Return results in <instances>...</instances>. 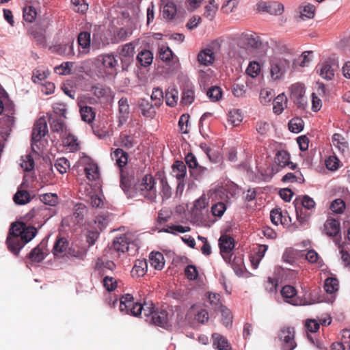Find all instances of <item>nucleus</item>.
<instances>
[{
  "label": "nucleus",
  "mask_w": 350,
  "mask_h": 350,
  "mask_svg": "<svg viewBox=\"0 0 350 350\" xmlns=\"http://www.w3.org/2000/svg\"><path fill=\"white\" fill-rule=\"evenodd\" d=\"M37 232L34 226H26L23 222L12 223L6 239L9 251L18 256L21 250L36 237Z\"/></svg>",
  "instance_id": "nucleus-1"
},
{
  "label": "nucleus",
  "mask_w": 350,
  "mask_h": 350,
  "mask_svg": "<svg viewBox=\"0 0 350 350\" xmlns=\"http://www.w3.org/2000/svg\"><path fill=\"white\" fill-rule=\"evenodd\" d=\"M280 54L273 55L270 61L271 77L274 80H278L283 77L289 70L291 62L293 59V54L285 46L280 49Z\"/></svg>",
  "instance_id": "nucleus-2"
},
{
  "label": "nucleus",
  "mask_w": 350,
  "mask_h": 350,
  "mask_svg": "<svg viewBox=\"0 0 350 350\" xmlns=\"http://www.w3.org/2000/svg\"><path fill=\"white\" fill-rule=\"evenodd\" d=\"M220 254L228 264L231 265L232 267L236 270L237 265L243 262L241 258H239L237 262V258L234 257L232 260V251L235 247V241L233 237L228 234H221L218 240Z\"/></svg>",
  "instance_id": "nucleus-3"
},
{
  "label": "nucleus",
  "mask_w": 350,
  "mask_h": 350,
  "mask_svg": "<svg viewBox=\"0 0 350 350\" xmlns=\"http://www.w3.org/2000/svg\"><path fill=\"white\" fill-rule=\"evenodd\" d=\"M155 181L150 174L145 175L135 186L136 192L147 200L153 202L157 198Z\"/></svg>",
  "instance_id": "nucleus-4"
},
{
  "label": "nucleus",
  "mask_w": 350,
  "mask_h": 350,
  "mask_svg": "<svg viewBox=\"0 0 350 350\" xmlns=\"http://www.w3.org/2000/svg\"><path fill=\"white\" fill-rule=\"evenodd\" d=\"M51 24V21L49 18H44L40 21L38 25L29 28L28 33L34 38L37 44L44 45L45 36L44 32L48 29Z\"/></svg>",
  "instance_id": "nucleus-5"
},
{
  "label": "nucleus",
  "mask_w": 350,
  "mask_h": 350,
  "mask_svg": "<svg viewBox=\"0 0 350 350\" xmlns=\"http://www.w3.org/2000/svg\"><path fill=\"white\" fill-rule=\"evenodd\" d=\"M278 338L282 342V350H293L297 346L293 327H282L279 332Z\"/></svg>",
  "instance_id": "nucleus-6"
},
{
  "label": "nucleus",
  "mask_w": 350,
  "mask_h": 350,
  "mask_svg": "<svg viewBox=\"0 0 350 350\" xmlns=\"http://www.w3.org/2000/svg\"><path fill=\"white\" fill-rule=\"evenodd\" d=\"M27 217L33 219V222L38 224V227L40 228L51 217V215L46 208L41 206L32 208Z\"/></svg>",
  "instance_id": "nucleus-7"
},
{
  "label": "nucleus",
  "mask_w": 350,
  "mask_h": 350,
  "mask_svg": "<svg viewBox=\"0 0 350 350\" xmlns=\"http://www.w3.org/2000/svg\"><path fill=\"white\" fill-rule=\"evenodd\" d=\"M47 245V239H43L29 254L28 257L30 260L35 262H40L42 261L48 254Z\"/></svg>",
  "instance_id": "nucleus-8"
},
{
  "label": "nucleus",
  "mask_w": 350,
  "mask_h": 350,
  "mask_svg": "<svg viewBox=\"0 0 350 350\" xmlns=\"http://www.w3.org/2000/svg\"><path fill=\"white\" fill-rule=\"evenodd\" d=\"M258 10L271 15H281L284 12V7L278 1L261 2L258 5Z\"/></svg>",
  "instance_id": "nucleus-9"
},
{
  "label": "nucleus",
  "mask_w": 350,
  "mask_h": 350,
  "mask_svg": "<svg viewBox=\"0 0 350 350\" xmlns=\"http://www.w3.org/2000/svg\"><path fill=\"white\" fill-rule=\"evenodd\" d=\"M48 133L47 122L45 117L40 118L34 124L31 139L34 142H39Z\"/></svg>",
  "instance_id": "nucleus-10"
},
{
  "label": "nucleus",
  "mask_w": 350,
  "mask_h": 350,
  "mask_svg": "<svg viewBox=\"0 0 350 350\" xmlns=\"http://www.w3.org/2000/svg\"><path fill=\"white\" fill-rule=\"evenodd\" d=\"M170 319L169 313L165 310H161L155 311L152 316L149 319H146V321L151 324L165 328L169 325Z\"/></svg>",
  "instance_id": "nucleus-11"
},
{
  "label": "nucleus",
  "mask_w": 350,
  "mask_h": 350,
  "mask_svg": "<svg viewBox=\"0 0 350 350\" xmlns=\"http://www.w3.org/2000/svg\"><path fill=\"white\" fill-rule=\"evenodd\" d=\"M239 43L247 47L258 49L261 45V40L255 33L244 32L240 35Z\"/></svg>",
  "instance_id": "nucleus-12"
},
{
  "label": "nucleus",
  "mask_w": 350,
  "mask_h": 350,
  "mask_svg": "<svg viewBox=\"0 0 350 350\" xmlns=\"http://www.w3.org/2000/svg\"><path fill=\"white\" fill-rule=\"evenodd\" d=\"M304 87L302 84L297 83L291 85L290 98L298 107L304 106Z\"/></svg>",
  "instance_id": "nucleus-13"
},
{
  "label": "nucleus",
  "mask_w": 350,
  "mask_h": 350,
  "mask_svg": "<svg viewBox=\"0 0 350 350\" xmlns=\"http://www.w3.org/2000/svg\"><path fill=\"white\" fill-rule=\"evenodd\" d=\"M77 42L79 46V53L87 55L90 53L91 46L90 33L88 31H81L78 35Z\"/></svg>",
  "instance_id": "nucleus-14"
},
{
  "label": "nucleus",
  "mask_w": 350,
  "mask_h": 350,
  "mask_svg": "<svg viewBox=\"0 0 350 350\" xmlns=\"http://www.w3.org/2000/svg\"><path fill=\"white\" fill-rule=\"evenodd\" d=\"M290 154L284 150H278L274 157V166L273 170L277 172L280 168H284L289 164Z\"/></svg>",
  "instance_id": "nucleus-15"
},
{
  "label": "nucleus",
  "mask_w": 350,
  "mask_h": 350,
  "mask_svg": "<svg viewBox=\"0 0 350 350\" xmlns=\"http://www.w3.org/2000/svg\"><path fill=\"white\" fill-rule=\"evenodd\" d=\"M79 111L82 120L91 124L95 119L96 112L92 107L86 105L85 101L80 100L78 103Z\"/></svg>",
  "instance_id": "nucleus-16"
},
{
  "label": "nucleus",
  "mask_w": 350,
  "mask_h": 350,
  "mask_svg": "<svg viewBox=\"0 0 350 350\" xmlns=\"http://www.w3.org/2000/svg\"><path fill=\"white\" fill-rule=\"evenodd\" d=\"M325 233L329 237H336L340 231V222L332 217H328L324 224Z\"/></svg>",
  "instance_id": "nucleus-17"
},
{
  "label": "nucleus",
  "mask_w": 350,
  "mask_h": 350,
  "mask_svg": "<svg viewBox=\"0 0 350 350\" xmlns=\"http://www.w3.org/2000/svg\"><path fill=\"white\" fill-rule=\"evenodd\" d=\"M195 92L194 85L190 83H187L182 91L181 103L183 105H190L194 100Z\"/></svg>",
  "instance_id": "nucleus-18"
},
{
  "label": "nucleus",
  "mask_w": 350,
  "mask_h": 350,
  "mask_svg": "<svg viewBox=\"0 0 350 350\" xmlns=\"http://www.w3.org/2000/svg\"><path fill=\"white\" fill-rule=\"evenodd\" d=\"M130 242V238L126 234H121L113 240L112 247L116 251L124 253L128 251Z\"/></svg>",
  "instance_id": "nucleus-19"
},
{
  "label": "nucleus",
  "mask_w": 350,
  "mask_h": 350,
  "mask_svg": "<svg viewBox=\"0 0 350 350\" xmlns=\"http://www.w3.org/2000/svg\"><path fill=\"white\" fill-rule=\"evenodd\" d=\"M281 295L283 297L285 301L293 305L297 304V301L296 298L297 291L293 286H284L281 290Z\"/></svg>",
  "instance_id": "nucleus-20"
},
{
  "label": "nucleus",
  "mask_w": 350,
  "mask_h": 350,
  "mask_svg": "<svg viewBox=\"0 0 350 350\" xmlns=\"http://www.w3.org/2000/svg\"><path fill=\"white\" fill-rule=\"evenodd\" d=\"M118 52L122 62L133 59L135 54V46L133 42L122 45L118 49Z\"/></svg>",
  "instance_id": "nucleus-21"
},
{
  "label": "nucleus",
  "mask_w": 350,
  "mask_h": 350,
  "mask_svg": "<svg viewBox=\"0 0 350 350\" xmlns=\"http://www.w3.org/2000/svg\"><path fill=\"white\" fill-rule=\"evenodd\" d=\"M112 159L116 161V165L122 172V167L125 166L128 162V154L121 148H117L112 154Z\"/></svg>",
  "instance_id": "nucleus-22"
},
{
  "label": "nucleus",
  "mask_w": 350,
  "mask_h": 350,
  "mask_svg": "<svg viewBox=\"0 0 350 350\" xmlns=\"http://www.w3.org/2000/svg\"><path fill=\"white\" fill-rule=\"evenodd\" d=\"M40 178L44 184H50L55 179V173L51 164H48L44 167L40 172Z\"/></svg>",
  "instance_id": "nucleus-23"
},
{
  "label": "nucleus",
  "mask_w": 350,
  "mask_h": 350,
  "mask_svg": "<svg viewBox=\"0 0 350 350\" xmlns=\"http://www.w3.org/2000/svg\"><path fill=\"white\" fill-rule=\"evenodd\" d=\"M215 59L213 53L211 49H206L201 51L198 55V61L200 64L208 66L213 64Z\"/></svg>",
  "instance_id": "nucleus-24"
},
{
  "label": "nucleus",
  "mask_w": 350,
  "mask_h": 350,
  "mask_svg": "<svg viewBox=\"0 0 350 350\" xmlns=\"http://www.w3.org/2000/svg\"><path fill=\"white\" fill-rule=\"evenodd\" d=\"M149 262L155 269L161 270L165 265L163 255L161 252H151L149 256Z\"/></svg>",
  "instance_id": "nucleus-25"
},
{
  "label": "nucleus",
  "mask_w": 350,
  "mask_h": 350,
  "mask_svg": "<svg viewBox=\"0 0 350 350\" xmlns=\"http://www.w3.org/2000/svg\"><path fill=\"white\" fill-rule=\"evenodd\" d=\"M97 61L100 62L106 68L113 69L118 65V60L113 55L105 54L98 56Z\"/></svg>",
  "instance_id": "nucleus-26"
},
{
  "label": "nucleus",
  "mask_w": 350,
  "mask_h": 350,
  "mask_svg": "<svg viewBox=\"0 0 350 350\" xmlns=\"http://www.w3.org/2000/svg\"><path fill=\"white\" fill-rule=\"evenodd\" d=\"M172 168L176 179L183 180L187 174L186 165L181 161H175Z\"/></svg>",
  "instance_id": "nucleus-27"
},
{
  "label": "nucleus",
  "mask_w": 350,
  "mask_h": 350,
  "mask_svg": "<svg viewBox=\"0 0 350 350\" xmlns=\"http://www.w3.org/2000/svg\"><path fill=\"white\" fill-rule=\"evenodd\" d=\"M213 346L218 350H230V345L228 340L219 334H213Z\"/></svg>",
  "instance_id": "nucleus-28"
},
{
  "label": "nucleus",
  "mask_w": 350,
  "mask_h": 350,
  "mask_svg": "<svg viewBox=\"0 0 350 350\" xmlns=\"http://www.w3.org/2000/svg\"><path fill=\"white\" fill-rule=\"evenodd\" d=\"M68 247V242L66 238L59 237L57 239L53 248L55 256L62 255Z\"/></svg>",
  "instance_id": "nucleus-29"
},
{
  "label": "nucleus",
  "mask_w": 350,
  "mask_h": 350,
  "mask_svg": "<svg viewBox=\"0 0 350 350\" xmlns=\"http://www.w3.org/2000/svg\"><path fill=\"white\" fill-rule=\"evenodd\" d=\"M31 200V196L27 190L18 189L13 197V200L16 204L23 205L29 202Z\"/></svg>",
  "instance_id": "nucleus-30"
},
{
  "label": "nucleus",
  "mask_w": 350,
  "mask_h": 350,
  "mask_svg": "<svg viewBox=\"0 0 350 350\" xmlns=\"http://www.w3.org/2000/svg\"><path fill=\"white\" fill-rule=\"evenodd\" d=\"M137 60L142 66H148L152 62L153 54L149 50H142L138 53Z\"/></svg>",
  "instance_id": "nucleus-31"
},
{
  "label": "nucleus",
  "mask_w": 350,
  "mask_h": 350,
  "mask_svg": "<svg viewBox=\"0 0 350 350\" xmlns=\"http://www.w3.org/2000/svg\"><path fill=\"white\" fill-rule=\"evenodd\" d=\"M333 146L338 149L340 152L344 154L348 150V144L345 141V139L342 135L339 133H335L332 137Z\"/></svg>",
  "instance_id": "nucleus-32"
},
{
  "label": "nucleus",
  "mask_w": 350,
  "mask_h": 350,
  "mask_svg": "<svg viewBox=\"0 0 350 350\" xmlns=\"http://www.w3.org/2000/svg\"><path fill=\"white\" fill-rule=\"evenodd\" d=\"M319 75L325 79L330 80L334 75V70L332 66L327 62H323L318 66Z\"/></svg>",
  "instance_id": "nucleus-33"
},
{
  "label": "nucleus",
  "mask_w": 350,
  "mask_h": 350,
  "mask_svg": "<svg viewBox=\"0 0 350 350\" xmlns=\"http://www.w3.org/2000/svg\"><path fill=\"white\" fill-rule=\"evenodd\" d=\"M208 172L209 170L207 167L202 166L199 163L189 170L191 176L197 180L203 178L208 174Z\"/></svg>",
  "instance_id": "nucleus-34"
},
{
  "label": "nucleus",
  "mask_w": 350,
  "mask_h": 350,
  "mask_svg": "<svg viewBox=\"0 0 350 350\" xmlns=\"http://www.w3.org/2000/svg\"><path fill=\"white\" fill-rule=\"evenodd\" d=\"M147 262L145 260H137L132 269V275L142 277L145 275L147 271Z\"/></svg>",
  "instance_id": "nucleus-35"
},
{
  "label": "nucleus",
  "mask_w": 350,
  "mask_h": 350,
  "mask_svg": "<svg viewBox=\"0 0 350 350\" xmlns=\"http://www.w3.org/2000/svg\"><path fill=\"white\" fill-rule=\"evenodd\" d=\"M176 14V6L172 1H167L162 8V15L164 18L172 20Z\"/></svg>",
  "instance_id": "nucleus-36"
},
{
  "label": "nucleus",
  "mask_w": 350,
  "mask_h": 350,
  "mask_svg": "<svg viewBox=\"0 0 350 350\" xmlns=\"http://www.w3.org/2000/svg\"><path fill=\"white\" fill-rule=\"evenodd\" d=\"M49 123L51 131L53 132L62 133L66 129V126L64 120L61 118H54L52 116H51L49 117Z\"/></svg>",
  "instance_id": "nucleus-37"
},
{
  "label": "nucleus",
  "mask_w": 350,
  "mask_h": 350,
  "mask_svg": "<svg viewBox=\"0 0 350 350\" xmlns=\"http://www.w3.org/2000/svg\"><path fill=\"white\" fill-rule=\"evenodd\" d=\"M165 98L167 105L175 106L178 99V90L173 88H169L165 92Z\"/></svg>",
  "instance_id": "nucleus-38"
},
{
  "label": "nucleus",
  "mask_w": 350,
  "mask_h": 350,
  "mask_svg": "<svg viewBox=\"0 0 350 350\" xmlns=\"http://www.w3.org/2000/svg\"><path fill=\"white\" fill-rule=\"evenodd\" d=\"M286 97L284 94H279L273 100V112L276 114H280L286 105Z\"/></svg>",
  "instance_id": "nucleus-39"
},
{
  "label": "nucleus",
  "mask_w": 350,
  "mask_h": 350,
  "mask_svg": "<svg viewBox=\"0 0 350 350\" xmlns=\"http://www.w3.org/2000/svg\"><path fill=\"white\" fill-rule=\"evenodd\" d=\"M228 122L234 126H237L240 124L243 121L242 112L239 109H233L228 113Z\"/></svg>",
  "instance_id": "nucleus-40"
},
{
  "label": "nucleus",
  "mask_w": 350,
  "mask_h": 350,
  "mask_svg": "<svg viewBox=\"0 0 350 350\" xmlns=\"http://www.w3.org/2000/svg\"><path fill=\"white\" fill-rule=\"evenodd\" d=\"M39 198L46 205L55 206L58 204L59 198L56 193H47L40 194Z\"/></svg>",
  "instance_id": "nucleus-41"
},
{
  "label": "nucleus",
  "mask_w": 350,
  "mask_h": 350,
  "mask_svg": "<svg viewBox=\"0 0 350 350\" xmlns=\"http://www.w3.org/2000/svg\"><path fill=\"white\" fill-rule=\"evenodd\" d=\"M206 95L211 101L217 102L221 99L223 91L220 87L214 85L207 90Z\"/></svg>",
  "instance_id": "nucleus-42"
},
{
  "label": "nucleus",
  "mask_w": 350,
  "mask_h": 350,
  "mask_svg": "<svg viewBox=\"0 0 350 350\" xmlns=\"http://www.w3.org/2000/svg\"><path fill=\"white\" fill-rule=\"evenodd\" d=\"M288 126L291 132L298 133L304 129V121L301 118L295 117L289 121Z\"/></svg>",
  "instance_id": "nucleus-43"
},
{
  "label": "nucleus",
  "mask_w": 350,
  "mask_h": 350,
  "mask_svg": "<svg viewBox=\"0 0 350 350\" xmlns=\"http://www.w3.org/2000/svg\"><path fill=\"white\" fill-rule=\"evenodd\" d=\"M191 228L189 226H183L180 225H171L167 226V228H163L159 232H164L173 234H177V232L184 233L190 231Z\"/></svg>",
  "instance_id": "nucleus-44"
},
{
  "label": "nucleus",
  "mask_w": 350,
  "mask_h": 350,
  "mask_svg": "<svg viewBox=\"0 0 350 350\" xmlns=\"http://www.w3.org/2000/svg\"><path fill=\"white\" fill-rule=\"evenodd\" d=\"M64 143L70 152H76L79 149L77 138L70 133L65 137Z\"/></svg>",
  "instance_id": "nucleus-45"
},
{
  "label": "nucleus",
  "mask_w": 350,
  "mask_h": 350,
  "mask_svg": "<svg viewBox=\"0 0 350 350\" xmlns=\"http://www.w3.org/2000/svg\"><path fill=\"white\" fill-rule=\"evenodd\" d=\"M153 106L154 104H152L148 99L142 98L139 102V107L144 116H151Z\"/></svg>",
  "instance_id": "nucleus-46"
},
{
  "label": "nucleus",
  "mask_w": 350,
  "mask_h": 350,
  "mask_svg": "<svg viewBox=\"0 0 350 350\" xmlns=\"http://www.w3.org/2000/svg\"><path fill=\"white\" fill-rule=\"evenodd\" d=\"M325 291L329 294H332L338 289V280L336 278H328L324 283Z\"/></svg>",
  "instance_id": "nucleus-47"
},
{
  "label": "nucleus",
  "mask_w": 350,
  "mask_h": 350,
  "mask_svg": "<svg viewBox=\"0 0 350 350\" xmlns=\"http://www.w3.org/2000/svg\"><path fill=\"white\" fill-rule=\"evenodd\" d=\"M85 173L89 180H96L98 176V166L93 163L88 164L85 167Z\"/></svg>",
  "instance_id": "nucleus-48"
},
{
  "label": "nucleus",
  "mask_w": 350,
  "mask_h": 350,
  "mask_svg": "<svg viewBox=\"0 0 350 350\" xmlns=\"http://www.w3.org/2000/svg\"><path fill=\"white\" fill-rule=\"evenodd\" d=\"M36 16L37 12L33 6L29 5L23 8V18L25 21L32 23L35 21Z\"/></svg>",
  "instance_id": "nucleus-49"
},
{
  "label": "nucleus",
  "mask_w": 350,
  "mask_h": 350,
  "mask_svg": "<svg viewBox=\"0 0 350 350\" xmlns=\"http://www.w3.org/2000/svg\"><path fill=\"white\" fill-rule=\"evenodd\" d=\"M55 167L60 174H64L70 167V162L64 157L59 158L55 163Z\"/></svg>",
  "instance_id": "nucleus-50"
},
{
  "label": "nucleus",
  "mask_w": 350,
  "mask_h": 350,
  "mask_svg": "<svg viewBox=\"0 0 350 350\" xmlns=\"http://www.w3.org/2000/svg\"><path fill=\"white\" fill-rule=\"evenodd\" d=\"M300 18L301 19L312 18L314 16L315 8L312 4H308L303 8H300Z\"/></svg>",
  "instance_id": "nucleus-51"
},
{
  "label": "nucleus",
  "mask_w": 350,
  "mask_h": 350,
  "mask_svg": "<svg viewBox=\"0 0 350 350\" xmlns=\"http://www.w3.org/2000/svg\"><path fill=\"white\" fill-rule=\"evenodd\" d=\"M304 179L303 175L301 173V172H299V171L296 172L295 174L291 173V172L287 173L282 178V180L283 182H291V183L301 182V181H304Z\"/></svg>",
  "instance_id": "nucleus-52"
},
{
  "label": "nucleus",
  "mask_w": 350,
  "mask_h": 350,
  "mask_svg": "<svg viewBox=\"0 0 350 350\" xmlns=\"http://www.w3.org/2000/svg\"><path fill=\"white\" fill-rule=\"evenodd\" d=\"M161 190V194L163 199H168L172 196V189L169 185L166 178L163 177L160 180Z\"/></svg>",
  "instance_id": "nucleus-53"
},
{
  "label": "nucleus",
  "mask_w": 350,
  "mask_h": 350,
  "mask_svg": "<svg viewBox=\"0 0 350 350\" xmlns=\"http://www.w3.org/2000/svg\"><path fill=\"white\" fill-rule=\"evenodd\" d=\"M133 297L131 294H125L122 296L118 301L117 299L114 300L113 304L115 306L117 304H119V308L120 311H123L124 309H126V304H130L133 300Z\"/></svg>",
  "instance_id": "nucleus-54"
},
{
  "label": "nucleus",
  "mask_w": 350,
  "mask_h": 350,
  "mask_svg": "<svg viewBox=\"0 0 350 350\" xmlns=\"http://www.w3.org/2000/svg\"><path fill=\"white\" fill-rule=\"evenodd\" d=\"M163 98V92L159 88H154L150 97L152 101L154 102V106H160Z\"/></svg>",
  "instance_id": "nucleus-55"
},
{
  "label": "nucleus",
  "mask_w": 350,
  "mask_h": 350,
  "mask_svg": "<svg viewBox=\"0 0 350 350\" xmlns=\"http://www.w3.org/2000/svg\"><path fill=\"white\" fill-rule=\"evenodd\" d=\"M8 113L5 114L2 118V121L4 122L6 126L10 127L14 124V107L12 104L9 105V108L7 111Z\"/></svg>",
  "instance_id": "nucleus-56"
},
{
  "label": "nucleus",
  "mask_w": 350,
  "mask_h": 350,
  "mask_svg": "<svg viewBox=\"0 0 350 350\" xmlns=\"http://www.w3.org/2000/svg\"><path fill=\"white\" fill-rule=\"evenodd\" d=\"M49 75V72L48 70L45 71L40 69H35L33 71L31 79L33 82L40 83L46 79Z\"/></svg>",
  "instance_id": "nucleus-57"
},
{
  "label": "nucleus",
  "mask_w": 350,
  "mask_h": 350,
  "mask_svg": "<svg viewBox=\"0 0 350 350\" xmlns=\"http://www.w3.org/2000/svg\"><path fill=\"white\" fill-rule=\"evenodd\" d=\"M283 215L280 208H274L270 213V219L271 222L278 226L279 224H283Z\"/></svg>",
  "instance_id": "nucleus-58"
},
{
  "label": "nucleus",
  "mask_w": 350,
  "mask_h": 350,
  "mask_svg": "<svg viewBox=\"0 0 350 350\" xmlns=\"http://www.w3.org/2000/svg\"><path fill=\"white\" fill-rule=\"evenodd\" d=\"M345 208V203L342 199H336L334 200L331 205L330 209L335 213H342Z\"/></svg>",
  "instance_id": "nucleus-59"
},
{
  "label": "nucleus",
  "mask_w": 350,
  "mask_h": 350,
  "mask_svg": "<svg viewBox=\"0 0 350 350\" xmlns=\"http://www.w3.org/2000/svg\"><path fill=\"white\" fill-rule=\"evenodd\" d=\"M185 275L189 280H195L198 277V271L197 267L194 265H187L185 269Z\"/></svg>",
  "instance_id": "nucleus-60"
},
{
  "label": "nucleus",
  "mask_w": 350,
  "mask_h": 350,
  "mask_svg": "<svg viewBox=\"0 0 350 350\" xmlns=\"http://www.w3.org/2000/svg\"><path fill=\"white\" fill-rule=\"evenodd\" d=\"M21 167L27 172L31 171L34 167V161L30 154H26L23 157Z\"/></svg>",
  "instance_id": "nucleus-61"
},
{
  "label": "nucleus",
  "mask_w": 350,
  "mask_h": 350,
  "mask_svg": "<svg viewBox=\"0 0 350 350\" xmlns=\"http://www.w3.org/2000/svg\"><path fill=\"white\" fill-rule=\"evenodd\" d=\"M172 216V212L167 208H162L158 213L157 222L161 225L170 220Z\"/></svg>",
  "instance_id": "nucleus-62"
},
{
  "label": "nucleus",
  "mask_w": 350,
  "mask_h": 350,
  "mask_svg": "<svg viewBox=\"0 0 350 350\" xmlns=\"http://www.w3.org/2000/svg\"><path fill=\"white\" fill-rule=\"evenodd\" d=\"M226 210V206L224 202L216 203L214 205H213L211 207L212 214L214 216L218 217H221L224 215Z\"/></svg>",
  "instance_id": "nucleus-63"
},
{
  "label": "nucleus",
  "mask_w": 350,
  "mask_h": 350,
  "mask_svg": "<svg viewBox=\"0 0 350 350\" xmlns=\"http://www.w3.org/2000/svg\"><path fill=\"white\" fill-rule=\"evenodd\" d=\"M103 284L105 289L108 291H112L117 287L116 280L114 278L110 276H105L103 278Z\"/></svg>",
  "instance_id": "nucleus-64"
}]
</instances>
